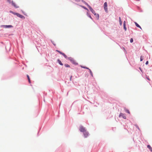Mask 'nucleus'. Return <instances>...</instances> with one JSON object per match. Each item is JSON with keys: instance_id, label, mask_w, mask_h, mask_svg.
<instances>
[{"instance_id": "10", "label": "nucleus", "mask_w": 152, "mask_h": 152, "mask_svg": "<svg viewBox=\"0 0 152 152\" xmlns=\"http://www.w3.org/2000/svg\"><path fill=\"white\" fill-rule=\"evenodd\" d=\"M135 24L136 26L138 27H139V28H140L141 29H142V28H141V27L138 24H137L136 22H135Z\"/></svg>"}, {"instance_id": "28", "label": "nucleus", "mask_w": 152, "mask_h": 152, "mask_svg": "<svg viewBox=\"0 0 152 152\" xmlns=\"http://www.w3.org/2000/svg\"><path fill=\"white\" fill-rule=\"evenodd\" d=\"M126 22H125V21H124V25H126Z\"/></svg>"}, {"instance_id": "11", "label": "nucleus", "mask_w": 152, "mask_h": 152, "mask_svg": "<svg viewBox=\"0 0 152 152\" xmlns=\"http://www.w3.org/2000/svg\"><path fill=\"white\" fill-rule=\"evenodd\" d=\"M97 19H99V16L98 14H96V13L94 14Z\"/></svg>"}, {"instance_id": "26", "label": "nucleus", "mask_w": 152, "mask_h": 152, "mask_svg": "<svg viewBox=\"0 0 152 152\" xmlns=\"http://www.w3.org/2000/svg\"><path fill=\"white\" fill-rule=\"evenodd\" d=\"M148 61H147L146 62V63H145V64H146V65H147V64H148Z\"/></svg>"}, {"instance_id": "29", "label": "nucleus", "mask_w": 152, "mask_h": 152, "mask_svg": "<svg viewBox=\"0 0 152 152\" xmlns=\"http://www.w3.org/2000/svg\"><path fill=\"white\" fill-rule=\"evenodd\" d=\"M52 42L53 43V44L55 46L56 45V44H55L52 41Z\"/></svg>"}, {"instance_id": "27", "label": "nucleus", "mask_w": 152, "mask_h": 152, "mask_svg": "<svg viewBox=\"0 0 152 152\" xmlns=\"http://www.w3.org/2000/svg\"><path fill=\"white\" fill-rule=\"evenodd\" d=\"M10 3H11V0H7Z\"/></svg>"}, {"instance_id": "2", "label": "nucleus", "mask_w": 152, "mask_h": 152, "mask_svg": "<svg viewBox=\"0 0 152 152\" xmlns=\"http://www.w3.org/2000/svg\"><path fill=\"white\" fill-rule=\"evenodd\" d=\"M79 130L80 132H83V133L86 131L85 128L82 126L80 127Z\"/></svg>"}, {"instance_id": "16", "label": "nucleus", "mask_w": 152, "mask_h": 152, "mask_svg": "<svg viewBox=\"0 0 152 152\" xmlns=\"http://www.w3.org/2000/svg\"><path fill=\"white\" fill-rule=\"evenodd\" d=\"M125 111L127 113H129V114H130V112L129 111V110H128V109H125Z\"/></svg>"}, {"instance_id": "3", "label": "nucleus", "mask_w": 152, "mask_h": 152, "mask_svg": "<svg viewBox=\"0 0 152 152\" xmlns=\"http://www.w3.org/2000/svg\"><path fill=\"white\" fill-rule=\"evenodd\" d=\"M104 8L106 12H107V2H105L104 4Z\"/></svg>"}, {"instance_id": "21", "label": "nucleus", "mask_w": 152, "mask_h": 152, "mask_svg": "<svg viewBox=\"0 0 152 152\" xmlns=\"http://www.w3.org/2000/svg\"><path fill=\"white\" fill-rule=\"evenodd\" d=\"M143 57H142V56H140V61H142V60H143Z\"/></svg>"}, {"instance_id": "32", "label": "nucleus", "mask_w": 152, "mask_h": 152, "mask_svg": "<svg viewBox=\"0 0 152 152\" xmlns=\"http://www.w3.org/2000/svg\"><path fill=\"white\" fill-rule=\"evenodd\" d=\"M89 17H90V18H92L91 17V16L90 15V16H89Z\"/></svg>"}, {"instance_id": "12", "label": "nucleus", "mask_w": 152, "mask_h": 152, "mask_svg": "<svg viewBox=\"0 0 152 152\" xmlns=\"http://www.w3.org/2000/svg\"><path fill=\"white\" fill-rule=\"evenodd\" d=\"M58 63L61 65H63V64L61 62V61L59 59L58 60Z\"/></svg>"}, {"instance_id": "5", "label": "nucleus", "mask_w": 152, "mask_h": 152, "mask_svg": "<svg viewBox=\"0 0 152 152\" xmlns=\"http://www.w3.org/2000/svg\"><path fill=\"white\" fill-rule=\"evenodd\" d=\"M87 5L88 7V8H89L90 11H91V12L94 14H95V11L88 4H87Z\"/></svg>"}, {"instance_id": "9", "label": "nucleus", "mask_w": 152, "mask_h": 152, "mask_svg": "<svg viewBox=\"0 0 152 152\" xmlns=\"http://www.w3.org/2000/svg\"><path fill=\"white\" fill-rule=\"evenodd\" d=\"M83 133L85 137H87L88 135V133L86 131L85 132Z\"/></svg>"}, {"instance_id": "23", "label": "nucleus", "mask_w": 152, "mask_h": 152, "mask_svg": "<svg viewBox=\"0 0 152 152\" xmlns=\"http://www.w3.org/2000/svg\"><path fill=\"white\" fill-rule=\"evenodd\" d=\"M133 40L132 38H131L130 39V42L131 43H132L133 42Z\"/></svg>"}, {"instance_id": "30", "label": "nucleus", "mask_w": 152, "mask_h": 152, "mask_svg": "<svg viewBox=\"0 0 152 152\" xmlns=\"http://www.w3.org/2000/svg\"><path fill=\"white\" fill-rule=\"evenodd\" d=\"M83 7L85 9H86V10H88V9H87V8H86V7Z\"/></svg>"}, {"instance_id": "4", "label": "nucleus", "mask_w": 152, "mask_h": 152, "mask_svg": "<svg viewBox=\"0 0 152 152\" xmlns=\"http://www.w3.org/2000/svg\"><path fill=\"white\" fill-rule=\"evenodd\" d=\"M56 51L58 52L60 54L62 55L65 58H67V56L64 53L61 52L60 51L58 50H56Z\"/></svg>"}, {"instance_id": "19", "label": "nucleus", "mask_w": 152, "mask_h": 152, "mask_svg": "<svg viewBox=\"0 0 152 152\" xmlns=\"http://www.w3.org/2000/svg\"><path fill=\"white\" fill-rule=\"evenodd\" d=\"M124 30H125V31H126V25H124Z\"/></svg>"}, {"instance_id": "25", "label": "nucleus", "mask_w": 152, "mask_h": 152, "mask_svg": "<svg viewBox=\"0 0 152 152\" xmlns=\"http://www.w3.org/2000/svg\"><path fill=\"white\" fill-rule=\"evenodd\" d=\"M146 78L148 80H150V79L148 77H146Z\"/></svg>"}, {"instance_id": "24", "label": "nucleus", "mask_w": 152, "mask_h": 152, "mask_svg": "<svg viewBox=\"0 0 152 152\" xmlns=\"http://www.w3.org/2000/svg\"><path fill=\"white\" fill-rule=\"evenodd\" d=\"M82 67L84 68H85V69H89L88 68V67Z\"/></svg>"}, {"instance_id": "8", "label": "nucleus", "mask_w": 152, "mask_h": 152, "mask_svg": "<svg viewBox=\"0 0 152 152\" xmlns=\"http://www.w3.org/2000/svg\"><path fill=\"white\" fill-rule=\"evenodd\" d=\"M12 5L13 6L16 8H18L19 7V6H18L15 3L12 1Z\"/></svg>"}, {"instance_id": "15", "label": "nucleus", "mask_w": 152, "mask_h": 152, "mask_svg": "<svg viewBox=\"0 0 152 152\" xmlns=\"http://www.w3.org/2000/svg\"><path fill=\"white\" fill-rule=\"evenodd\" d=\"M27 77L28 78V79L29 83H31V81H30V78H29V76H28V75H27Z\"/></svg>"}, {"instance_id": "14", "label": "nucleus", "mask_w": 152, "mask_h": 152, "mask_svg": "<svg viewBox=\"0 0 152 152\" xmlns=\"http://www.w3.org/2000/svg\"><path fill=\"white\" fill-rule=\"evenodd\" d=\"M10 12L12 13L13 14L16 15L17 16V14H18V13H17L11 11H10Z\"/></svg>"}, {"instance_id": "7", "label": "nucleus", "mask_w": 152, "mask_h": 152, "mask_svg": "<svg viewBox=\"0 0 152 152\" xmlns=\"http://www.w3.org/2000/svg\"><path fill=\"white\" fill-rule=\"evenodd\" d=\"M119 117H122L124 118V119H126V116L124 115V114L122 113H120L119 115Z\"/></svg>"}, {"instance_id": "13", "label": "nucleus", "mask_w": 152, "mask_h": 152, "mask_svg": "<svg viewBox=\"0 0 152 152\" xmlns=\"http://www.w3.org/2000/svg\"><path fill=\"white\" fill-rule=\"evenodd\" d=\"M147 147L149 148V149L150 150V151H151L152 152V148L151 147V146H150V145H147Z\"/></svg>"}, {"instance_id": "1", "label": "nucleus", "mask_w": 152, "mask_h": 152, "mask_svg": "<svg viewBox=\"0 0 152 152\" xmlns=\"http://www.w3.org/2000/svg\"><path fill=\"white\" fill-rule=\"evenodd\" d=\"M68 59L70 61L74 64L77 65L78 64L76 62V61L72 58L71 57H69L68 58Z\"/></svg>"}, {"instance_id": "6", "label": "nucleus", "mask_w": 152, "mask_h": 152, "mask_svg": "<svg viewBox=\"0 0 152 152\" xmlns=\"http://www.w3.org/2000/svg\"><path fill=\"white\" fill-rule=\"evenodd\" d=\"M17 16L22 19H24L25 18V17L24 16L18 13L17 14Z\"/></svg>"}, {"instance_id": "17", "label": "nucleus", "mask_w": 152, "mask_h": 152, "mask_svg": "<svg viewBox=\"0 0 152 152\" xmlns=\"http://www.w3.org/2000/svg\"><path fill=\"white\" fill-rule=\"evenodd\" d=\"M64 66L65 67H70V66L67 64H65Z\"/></svg>"}, {"instance_id": "18", "label": "nucleus", "mask_w": 152, "mask_h": 152, "mask_svg": "<svg viewBox=\"0 0 152 152\" xmlns=\"http://www.w3.org/2000/svg\"><path fill=\"white\" fill-rule=\"evenodd\" d=\"M89 71H90V73L91 74V75L93 76V73L91 71V70L89 69Z\"/></svg>"}, {"instance_id": "31", "label": "nucleus", "mask_w": 152, "mask_h": 152, "mask_svg": "<svg viewBox=\"0 0 152 152\" xmlns=\"http://www.w3.org/2000/svg\"><path fill=\"white\" fill-rule=\"evenodd\" d=\"M119 20H121V17H119Z\"/></svg>"}, {"instance_id": "22", "label": "nucleus", "mask_w": 152, "mask_h": 152, "mask_svg": "<svg viewBox=\"0 0 152 152\" xmlns=\"http://www.w3.org/2000/svg\"><path fill=\"white\" fill-rule=\"evenodd\" d=\"M119 23H120V25L121 26L122 25V22L121 20H119Z\"/></svg>"}, {"instance_id": "20", "label": "nucleus", "mask_w": 152, "mask_h": 152, "mask_svg": "<svg viewBox=\"0 0 152 152\" xmlns=\"http://www.w3.org/2000/svg\"><path fill=\"white\" fill-rule=\"evenodd\" d=\"M5 26L6 27H12V26L11 25H7L6 26Z\"/></svg>"}]
</instances>
